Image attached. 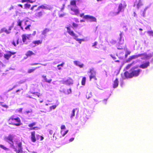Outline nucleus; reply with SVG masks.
Returning a JSON list of instances; mask_svg holds the SVG:
<instances>
[{"mask_svg":"<svg viewBox=\"0 0 153 153\" xmlns=\"http://www.w3.org/2000/svg\"><path fill=\"white\" fill-rule=\"evenodd\" d=\"M14 115L11 116L8 119V122L9 125L19 126L22 125L20 118L18 117L15 118Z\"/></svg>","mask_w":153,"mask_h":153,"instance_id":"obj_2","label":"nucleus"},{"mask_svg":"<svg viewBox=\"0 0 153 153\" xmlns=\"http://www.w3.org/2000/svg\"><path fill=\"white\" fill-rule=\"evenodd\" d=\"M149 65V62L148 61L141 65L139 66V67L143 69H144L147 68Z\"/></svg>","mask_w":153,"mask_h":153,"instance_id":"obj_18","label":"nucleus"},{"mask_svg":"<svg viewBox=\"0 0 153 153\" xmlns=\"http://www.w3.org/2000/svg\"><path fill=\"white\" fill-rule=\"evenodd\" d=\"M36 124V123L35 122H34L31 123L29 124L28 125V126L30 128V130H37L39 129V128L37 126L33 127L35 126Z\"/></svg>","mask_w":153,"mask_h":153,"instance_id":"obj_13","label":"nucleus"},{"mask_svg":"<svg viewBox=\"0 0 153 153\" xmlns=\"http://www.w3.org/2000/svg\"><path fill=\"white\" fill-rule=\"evenodd\" d=\"M12 44L15 46H16V45H18L19 44L18 39H17L15 41L13 40L12 42Z\"/></svg>","mask_w":153,"mask_h":153,"instance_id":"obj_32","label":"nucleus"},{"mask_svg":"<svg viewBox=\"0 0 153 153\" xmlns=\"http://www.w3.org/2000/svg\"><path fill=\"white\" fill-rule=\"evenodd\" d=\"M1 105L3 107L7 108L8 107V106L6 104H1Z\"/></svg>","mask_w":153,"mask_h":153,"instance_id":"obj_43","label":"nucleus"},{"mask_svg":"<svg viewBox=\"0 0 153 153\" xmlns=\"http://www.w3.org/2000/svg\"><path fill=\"white\" fill-rule=\"evenodd\" d=\"M76 109H74L72 111V113L71 115V117H74L75 116V110Z\"/></svg>","mask_w":153,"mask_h":153,"instance_id":"obj_36","label":"nucleus"},{"mask_svg":"<svg viewBox=\"0 0 153 153\" xmlns=\"http://www.w3.org/2000/svg\"><path fill=\"white\" fill-rule=\"evenodd\" d=\"M84 13H82V14H81L80 15V17H83V16H85L84 15Z\"/></svg>","mask_w":153,"mask_h":153,"instance_id":"obj_59","label":"nucleus"},{"mask_svg":"<svg viewBox=\"0 0 153 153\" xmlns=\"http://www.w3.org/2000/svg\"><path fill=\"white\" fill-rule=\"evenodd\" d=\"M68 130H66V131H65V133L62 134V137H64L68 132Z\"/></svg>","mask_w":153,"mask_h":153,"instance_id":"obj_52","label":"nucleus"},{"mask_svg":"<svg viewBox=\"0 0 153 153\" xmlns=\"http://www.w3.org/2000/svg\"><path fill=\"white\" fill-rule=\"evenodd\" d=\"M66 128L65 126L64 125H62L61 127V128L62 129H65Z\"/></svg>","mask_w":153,"mask_h":153,"instance_id":"obj_50","label":"nucleus"},{"mask_svg":"<svg viewBox=\"0 0 153 153\" xmlns=\"http://www.w3.org/2000/svg\"><path fill=\"white\" fill-rule=\"evenodd\" d=\"M107 101V99H105L103 100V102L104 103H105Z\"/></svg>","mask_w":153,"mask_h":153,"instance_id":"obj_61","label":"nucleus"},{"mask_svg":"<svg viewBox=\"0 0 153 153\" xmlns=\"http://www.w3.org/2000/svg\"><path fill=\"white\" fill-rule=\"evenodd\" d=\"M64 64V63H61V64H59V65H57V67H58V69L59 70H60L61 69V68H59V66H61L62 67H63V64Z\"/></svg>","mask_w":153,"mask_h":153,"instance_id":"obj_42","label":"nucleus"},{"mask_svg":"<svg viewBox=\"0 0 153 153\" xmlns=\"http://www.w3.org/2000/svg\"><path fill=\"white\" fill-rule=\"evenodd\" d=\"M50 29L48 28H45L42 32V34L44 36H47L50 31Z\"/></svg>","mask_w":153,"mask_h":153,"instance_id":"obj_17","label":"nucleus"},{"mask_svg":"<svg viewBox=\"0 0 153 153\" xmlns=\"http://www.w3.org/2000/svg\"><path fill=\"white\" fill-rule=\"evenodd\" d=\"M22 21L19 20L17 21V25L19 26L21 29L22 30H23V27L22 26Z\"/></svg>","mask_w":153,"mask_h":153,"instance_id":"obj_30","label":"nucleus"},{"mask_svg":"<svg viewBox=\"0 0 153 153\" xmlns=\"http://www.w3.org/2000/svg\"><path fill=\"white\" fill-rule=\"evenodd\" d=\"M16 144L18 147V149L17 150L16 149H15V151L16 153H23L22 148V143L21 142H17Z\"/></svg>","mask_w":153,"mask_h":153,"instance_id":"obj_10","label":"nucleus"},{"mask_svg":"<svg viewBox=\"0 0 153 153\" xmlns=\"http://www.w3.org/2000/svg\"><path fill=\"white\" fill-rule=\"evenodd\" d=\"M36 11L34 14V17L36 19H39L41 18L45 14V12L43 11Z\"/></svg>","mask_w":153,"mask_h":153,"instance_id":"obj_7","label":"nucleus"},{"mask_svg":"<svg viewBox=\"0 0 153 153\" xmlns=\"http://www.w3.org/2000/svg\"><path fill=\"white\" fill-rule=\"evenodd\" d=\"M65 15V14H60L59 15V17H62L63 16Z\"/></svg>","mask_w":153,"mask_h":153,"instance_id":"obj_58","label":"nucleus"},{"mask_svg":"<svg viewBox=\"0 0 153 153\" xmlns=\"http://www.w3.org/2000/svg\"><path fill=\"white\" fill-rule=\"evenodd\" d=\"M146 56V54L145 53L138 54L137 55H134L130 56L129 58L128 59L129 60H131L132 59L137 58L139 57H140L142 56Z\"/></svg>","mask_w":153,"mask_h":153,"instance_id":"obj_14","label":"nucleus"},{"mask_svg":"<svg viewBox=\"0 0 153 153\" xmlns=\"http://www.w3.org/2000/svg\"><path fill=\"white\" fill-rule=\"evenodd\" d=\"M110 56H111V57H112V58H113V59L115 60L116 59V57L114 55H112V54H111V55H110Z\"/></svg>","mask_w":153,"mask_h":153,"instance_id":"obj_44","label":"nucleus"},{"mask_svg":"<svg viewBox=\"0 0 153 153\" xmlns=\"http://www.w3.org/2000/svg\"><path fill=\"white\" fill-rule=\"evenodd\" d=\"M133 64V63H131L130 64H128L126 67V70L128 69L131 67V66L132 65V64Z\"/></svg>","mask_w":153,"mask_h":153,"instance_id":"obj_39","label":"nucleus"},{"mask_svg":"<svg viewBox=\"0 0 153 153\" xmlns=\"http://www.w3.org/2000/svg\"><path fill=\"white\" fill-rule=\"evenodd\" d=\"M62 82L63 84L70 85L73 84V80L71 78H69L66 80H62Z\"/></svg>","mask_w":153,"mask_h":153,"instance_id":"obj_8","label":"nucleus"},{"mask_svg":"<svg viewBox=\"0 0 153 153\" xmlns=\"http://www.w3.org/2000/svg\"><path fill=\"white\" fill-rule=\"evenodd\" d=\"M42 43V40H39L33 41L32 42V43L34 44L33 46L35 47L41 44Z\"/></svg>","mask_w":153,"mask_h":153,"instance_id":"obj_16","label":"nucleus"},{"mask_svg":"<svg viewBox=\"0 0 153 153\" xmlns=\"http://www.w3.org/2000/svg\"><path fill=\"white\" fill-rule=\"evenodd\" d=\"M39 68V67H37L33 69H29L27 71V73L28 74H30L33 72L36 69Z\"/></svg>","mask_w":153,"mask_h":153,"instance_id":"obj_28","label":"nucleus"},{"mask_svg":"<svg viewBox=\"0 0 153 153\" xmlns=\"http://www.w3.org/2000/svg\"><path fill=\"white\" fill-rule=\"evenodd\" d=\"M22 89L21 88V89H18V90H17L16 91V92H19V91H21V90H22Z\"/></svg>","mask_w":153,"mask_h":153,"instance_id":"obj_60","label":"nucleus"},{"mask_svg":"<svg viewBox=\"0 0 153 153\" xmlns=\"http://www.w3.org/2000/svg\"><path fill=\"white\" fill-rule=\"evenodd\" d=\"M0 147L5 151L8 150H9V149L8 148H6L4 146L1 144H0Z\"/></svg>","mask_w":153,"mask_h":153,"instance_id":"obj_33","label":"nucleus"},{"mask_svg":"<svg viewBox=\"0 0 153 153\" xmlns=\"http://www.w3.org/2000/svg\"><path fill=\"white\" fill-rule=\"evenodd\" d=\"M66 28L67 30V32L71 36L75 37L74 39L77 41H78L79 43H81V42L84 41L83 39H79L77 38V36L76 35V34L74 33L73 30H71L69 27H67Z\"/></svg>","mask_w":153,"mask_h":153,"instance_id":"obj_6","label":"nucleus"},{"mask_svg":"<svg viewBox=\"0 0 153 153\" xmlns=\"http://www.w3.org/2000/svg\"><path fill=\"white\" fill-rule=\"evenodd\" d=\"M83 18L87 20L90 22H95L96 21V19L95 17L89 15H86L84 16Z\"/></svg>","mask_w":153,"mask_h":153,"instance_id":"obj_9","label":"nucleus"},{"mask_svg":"<svg viewBox=\"0 0 153 153\" xmlns=\"http://www.w3.org/2000/svg\"><path fill=\"white\" fill-rule=\"evenodd\" d=\"M32 112V110L30 109L28 111H26L25 112V114H28L29 113H31Z\"/></svg>","mask_w":153,"mask_h":153,"instance_id":"obj_41","label":"nucleus"},{"mask_svg":"<svg viewBox=\"0 0 153 153\" xmlns=\"http://www.w3.org/2000/svg\"><path fill=\"white\" fill-rule=\"evenodd\" d=\"M86 78L85 77H83L81 81V85H85V84Z\"/></svg>","mask_w":153,"mask_h":153,"instance_id":"obj_29","label":"nucleus"},{"mask_svg":"<svg viewBox=\"0 0 153 153\" xmlns=\"http://www.w3.org/2000/svg\"><path fill=\"white\" fill-rule=\"evenodd\" d=\"M30 139L33 142H35L36 141H42L44 139V137L38 134L36 136L35 132L34 131L30 132Z\"/></svg>","mask_w":153,"mask_h":153,"instance_id":"obj_3","label":"nucleus"},{"mask_svg":"<svg viewBox=\"0 0 153 153\" xmlns=\"http://www.w3.org/2000/svg\"><path fill=\"white\" fill-rule=\"evenodd\" d=\"M16 53L15 52H11L8 51L7 52V53L4 55V57L6 59L8 60L11 57L12 55H14Z\"/></svg>","mask_w":153,"mask_h":153,"instance_id":"obj_11","label":"nucleus"},{"mask_svg":"<svg viewBox=\"0 0 153 153\" xmlns=\"http://www.w3.org/2000/svg\"><path fill=\"white\" fill-rule=\"evenodd\" d=\"M31 94H32L31 96H28V97L30 98H32L33 99H35V97L36 96H37L38 97H39L40 99H38L40 102L42 103L43 101V97L42 94L40 93H39L38 92H31Z\"/></svg>","mask_w":153,"mask_h":153,"instance_id":"obj_5","label":"nucleus"},{"mask_svg":"<svg viewBox=\"0 0 153 153\" xmlns=\"http://www.w3.org/2000/svg\"><path fill=\"white\" fill-rule=\"evenodd\" d=\"M30 37V35H28L27 36H26V38L27 39L29 40Z\"/></svg>","mask_w":153,"mask_h":153,"instance_id":"obj_51","label":"nucleus"},{"mask_svg":"<svg viewBox=\"0 0 153 153\" xmlns=\"http://www.w3.org/2000/svg\"><path fill=\"white\" fill-rule=\"evenodd\" d=\"M40 9H44L46 10L49 9L48 7H47V5H41V6H39L37 8L36 10V11H37L39 10Z\"/></svg>","mask_w":153,"mask_h":153,"instance_id":"obj_22","label":"nucleus"},{"mask_svg":"<svg viewBox=\"0 0 153 153\" xmlns=\"http://www.w3.org/2000/svg\"><path fill=\"white\" fill-rule=\"evenodd\" d=\"M142 5V2L141 0H139L138 3L137 5V7L138 8H139L140 6Z\"/></svg>","mask_w":153,"mask_h":153,"instance_id":"obj_35","label":"nucleus"},{"mask_svg":"<svg viewBox=\"0 0 153 153\" xmlns=\"http://www.w3.org/2000/svg\"><path fill=\"white\" fill-rule=\"evenodd\" d=\"M130 53H131L130 51H127L126 52V54L127 55H128L130 54Z\"/></svg>","mask_w":153,"mask_h":153,"instance_id":"obj_57","label":"nucleus"},{"mask_svg":"<svg viewBox=\"0 0 153 153\" xmlns=\"http://www.w3.org/2000/svg\"><path fill=\"white\" fill-rule=\"evenodd\" d=\"M147 33L150 36H153V31L152 30L151 31H147Z\"/></svg>","mask_w":153,"mask_h":153,"instance_id":"obj_38","label":"nucleus"},{"mask_svg":"<svg viewBox=\"0 0 153 153\" xmlns=\"http://www.w3.org/2000/svg\"><path fill=\"white\" fill-rule=\"evenodd\" d=\"M28 22L27 21H26L25 22L24 25H23L22 26L23 28L24 27L25 29L26 30H29L30 29V27L31 26L30 24H27Z\"/></svg>","mask_w":153,"mask_h":153,"instance_id":"obj_20","label":"nucleus"},{"mask_svg":"<svg viewBox=\"0 0 153 153\" xmlns=\"http://www.w3.org/2000/svg\"><path fill=\"white\" fill-rule=\"evenodd\" d=\"M126 4L125 2H123L122 3H120L118 7V11L117 13H119L122 10H123L126 7Z\"/></svg>","mask_w":153,"mask_h":153,"instance_id":"obj_12","label":"nucleus"},{"mask_svg":"<svg viewBox=\"0 0 153 153\" xmlns=\"http://www.w3.org/2000/svg\"><path fill=\"white\" fill-rule=\"evenodd\" d=\"M23 109L22 108H20L17 110V111L19 113H22V112Z\"/></svg>","mask_w":153,"mask_h":153,"instance_id":"obj_48","label":"nucleus"},{"mask_svg":"<svg viewBox=\"0 0 153 153\" xmlns=\"http://www.w3.org/2000/svg\"><path fill=\"white\" fill-rule=\"evenodd\" d=\"M40 64L37 63H31L30 64V65L31 66H33V65H37L39 64Z\"/></svg>","mask_w":153,"mask_h":153,"instance_id":"obj_45","label":"nucleus"},{"mask_svg":"<svg viewBox=\"0 0 153 153\" xmlns=\"http://www.w3.org/2000/svg\"><path fill=\"white\" fill-rule=\"evenodd\" d=\"M67 92H68V94L71 93V88H70V89H68L67 90Z\"/></svg>","mask_w":153,"mask_h":153,"instance_id":"obj_53","label":"nucleus"},{"mask_svg":"<svg viewBox=\"0 0 153 153\" xmlns=\"http://www.w3.org/2000/svg\"><path fill=\"white\" fill-rule=\"evenodd\" d=\"M72 25L74 28L77 27L78 26V25L75 23L73 22L72 23Z\"/></svg>","mask_w":153,"mask_h":153,"instance_id":"obj_40","label":"nucleus"},{"mask_svg":"<svg viewBox=\"0 0 153 153\" xmlns=\"http://www.w3.org/2000/svg\"><path fill=\"white\" fill-rule=\"evenodd\" d=\"M57 105H53L51 106L50 107V109L51 110H52V109H55L56 107H57Z\"/></svg>","mask_w":153,"mask_h":153,"instance_id":"obj_37","label":"nucleus"},{"mask_svg":"<svg viewBox=\"0 0 153 153\" xmlns=\"http://www.w3.org/2000/svg\"><path fill=\"white\" fill-rule=\"evenodd\" d=\"M74 137H72L69 139V141L70 142H72L74 140Z\"/></svg>","mask_w":153,"mask_h":153,"instance_id":"obj_55","label":"nucleus"},{"mask_svg":"<svg viewBox=\"0 0 153 153\" xmlns=\"http://www.w3.org/2000/svg\"><path fill=\"white\" fill-rule=\"evenodd\" d=\"M21 2L22 3L28 2V0H22Z\"/></svg>","mask_w":153,"mask_h":153,"instance_id":"obj_54","label":"nucleus"},{"mask_svg":"<svg viewBox=\"0 0 153 153\" xmlns=\"http://www.w3.org/2000/svg\"><path fill=\"white\" fill-rule=\"evenodd\" d=\"M28 2L30 3H33L35 2L36 1V0H28Z\"/></svg>","mask_w":153,"mask_h":153,"instance_id":"obj_49","label":"nucleus"},{"mask_svg":"<svg viewBox=\"0 0 153 153\" xmlns=\"http://www.w3.org/2000/svg\"><path fill=\"white\" fill-rule=\"evenodd\" d=\"M64 9V5H63V7H62V8L61 9V10L62 11Z\"/></svg>","mask_w":153,"mask_h":153,"instance_id":"obj_62","label":"nucleus"},{"mask_svg":"<svg viewBox=\"0 0 153 153\" xmlns=\"http://www.w3.org/2000/svg\"><path fill=\"white\" fill-rule=\"evenodd\" d=\"M89 74V80L91 81L92 79L94 80H97V78L96 76V71L94 68L90 69L88 72V74Z\"/></svg>","mask_w":153,"mask_h":153,"instance_id":"obj_4","label":"nucleus"},{"mask_svg":"<svg viewBox=\"0 0 153 153\" xmlns=\"http://www.w3.org/2000/svg\"><path fill=\"white\" fill-rule=\"evenodd\" d=\"M97 42H95L93 44L92 46H94L97 45Z\"/></svg>","mask_w":153,"mask_h":153,"instance_id":"obj_56","label":"nucleus"},{"mask_svg":"<svg viewBox=\"0 0 153 153\" xmlns=\"http://www.w3.org/2000/svg\"><path fill=\"white\" fill-rule=\"evenodd\" d=\"M142 70L138 68L137 66H135L131 68L130 71V72L126 71L124 73V75L126 78H131L134 77L138 76Z\"/></svg>","mask_w":153,"mask_h":153,"instance_id":"obj_1","label":"nucleus"},{"mask_svg":"<svg viewBox=\"0 0 153 153\" xmlns=\"http://www.w3.org/2000/svg\"><path fill=\"white\" fill-rule=\"evenodd\" d=\"M123 47L121 46L120 45H119L118 46L117 48L119 50H122L123 49Z\"/></svg>","mask_w":153,"mask_h":153,"instance_id":"obj_46","label":"nucleus"},{"mask_svg":"<svg viewBox=\"0 0 153 153\" xmlns=\"http://www.w3.org/2000/svg\"><path fill=\"white\" fill-rule=\"evenodd\" d=\"M42 77L45 80V82H48V83H51V82L52 81V80L51 79H48L47 78L46 76L42 75Z\"/></svg>","mask_w":153,"mask_h":153,"instance_id":"obj_27","label":"nucleus"},{"mask_svg":"<svg viewBox=\"0 0 153 153\" xmlns=\"http://www.w3.org/2000/svg\"><path fill=\"white\" fill-rule=\"evenodd\" d=\"M71 10L74 12V14L76 15H78L79 13V10L78 9L71 8Z\"/></svg>","mask_w":153,"mask_h":153,"instance_id":"obj_25","label":"nucleus"},{"mask_svg":"<svg viewBox=\"0 0 153 153\" xmlns=\"http://www.w3.org/2000/svg\"><path fill=\"white\" fill-rule=\"evenodd\" d=\"M119 82L117 78H116L113 82V88H117Z\"/></svg>","mask_w":153,"mask_h":153,"instance_id":"obj_23","label":"nucleus"},{"mask_svg":"<svg viewBox=\"0 0 153 153\" xmlns=\"http://www.w3.org/2000/svg\"><path fill=\"white\" fill-rule=\"evenodd\" d=\"M70 4L71 5L74 6L76 7V1L75 0H71L70 1Z\"/></svg>","mask_w":153,"mask_h":153,"instance_id":"obj_31","label":"nucleus"},{"mask_svg":"<svg viewBox=\"0 0 153 153\" xmlns=\"http://www.w3.org/2000/svg\"><path fill=\"white\" fill-rule=\"evenodd\" d=\"M12 27L11 26L9 27L8 30L5 28H3L1 29V33L5 32L7 34H9L10 32V30H11Z\"/></svg>","mask_w":153,"mask_h":153,"instance_id":"obj_15","label":"nucleus"},{"mask_svg":"<svg viewBox=\"0 0 153 153\" xmlns=\"http://www.w3.org/2000/svg\"><path fill=\"white\" fill-rule=\"evenodd\" d=\"M30 6L31 5L27 3L25 4L24 5L25 8L26 9L30 8Z\"/></svg>","mask_w":153,"mask_h":153,"instance_id":"obj_34","label":"nucleus"},{"mask_svg":"<svg viewBox=\"0 0 153 153\" xmlns=\"http://www.w3.org/2000/svg\"><path fill=\"white\" fill-rule=\"evenodd\" d=\"M22 40L23 42L26 44L28 43V42L27 41L26 35L25 34H23L22 35Z\"/></svg>","mask_w":153,"mask_h":153,"instance_id":"obj_26","label":"nucleus"},{"mask_svg":"<svg viewBox=\"0 0 153 153\" xmlns=\"http://www.w3.org/2000/svg\"><path fill=\"white\" fill-rule=\"evenodd\" d=\"M18 6L20 7H21V8H22L23 7V6L21 4H19L18 5Z\"/></svg>","mask_w":153,"mask_h":153,"instance_id":"obj_64","label":"nucleus"},{"mask_svg":"<svg viewBox=\"0 0 153 153\" xmlns=\"http://www.w3.org/2000/svg\"><path fill=\"white\" fill-rule=\"evenodd\" d=\"M13 136L11 135H9L7 137L5 138L6 141L10 143V142H11L13 143Z\"/></svg>","mask_w":153,"mask_h":153,"instance_id":"obj_19","label":"nucleus"},{"mask_svg":"<svg viewBox=\"0 0 153 153\" xmlns=\"http://www.w3.org/2000/svg\"><path fill=\"white\" fill-rule=\"evenodd\" d=\"M25 55L27 57H30L32 55L34 56L35 55V54L32 51H28L25 54Z\"/></svg>","mask_w":153,"mask_h":153,"instance_id":"obj_21","label":"nucleus"},{"mask_svg":"<svg viewBox=\"0 0 153 153\" xmlns=\"http://www.w3.org/2000/svg\"><path fill=\"white\" fill-rule=\"evenodd\" d=\"M74 63L76 65L79 66L80 68H82L84 66V64H80V62L77 61H74Z\"/></svg>","mask_w":153,"mask_h":153,"instance_id":"obj_24","label":"nucleus"},{"mask_svg":"<svg viewBox=\"0 0 153 153\" xmlns=\"http://www.w3.org/2000/svg\"><path fill=\"white\" fill-rule=\"evenodd\" d=\"M36 31H34L33 32V35H34H34H35V34H36Z\"/></svg>","mask_w":153,"mask_h":153,"instance_id":"obj_63","label":"nucleus"},{"mask_svg":"<svg viewBox=\"0 0 153 153\" xmlns=\"http://www.w3.org/2000/svg\"><path fill=\"white\" fill-rule=\"evenodd\" d=\"M145 13H146V11L145 10H144V11H143L142 12V16L143 17H145Z\"/></svg>","mask_w":153,"mask_h":153,"instance_id":"obj_47","label":"nucleus"}]
</instances>
